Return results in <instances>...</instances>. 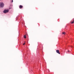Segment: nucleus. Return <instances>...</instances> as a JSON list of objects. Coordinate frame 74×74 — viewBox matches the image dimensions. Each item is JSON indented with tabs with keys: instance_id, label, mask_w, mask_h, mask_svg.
<instances>
[{
	"instance_id": "f257e3e1",
	"label": "nucleus",
	"mask_w": 74,
	"mask_h": 74,
	"mask_svg": "<svg viewBox=\"0 0 74 74\" xmlns=\"http://www.w3.org/2000/svg\"><path fill=\"white\" fill-rule=\"evenodd\" d=\"M4 5V3L2 2L0 3V7H3Z\"/></svg>"
},
{
	"instance_id": "f03ea898",
	"label": "nucleus",
	"mask_w": 74,
	"mask_h": 74,
	"mask_svg": "<svg viewBox=\"0 0 74 74\" xmlns=\"http://www.w3.org/2000/svg\"><path fill=\"white\" fill-rule=\"evenodd\" d=\"M9 12V10H5L3 11V12L5 14L6 13H7V12Z\"/></svg>"
},
{
	"instance_id": "7ed1b4c3",
	"label": "nucleus",
	"mask_w": 74,
	"mask_h": 74,
	"mask_svg": "<svg viewBox=\"0 0 74 74\" xmlns=\"http://www.w3.org/2000/svg\"><path fill=\"white\" fill-rule=\"evenodd\" d=\"M56 52L57 53H58V54H60V52H59V50H56Z\"/></svg>"
},
{
	"instance_id": "20e7f679",
	"label": "nucleus",
	"mask_w": 74,
	"mask_h": 74,
	"mask_svg": "<svg viewBox=\"0 0 74 74\" xmlns=\"http://www.w3.org/2000/svg\"><path fill=\"white\" fill-rule=\"evenodd\" d=\"M19 8H20V9H21V8H23V6L22 5H20L19 6Z\"/></svg>"
},
{
	"instance_id": "39448f33",
	"label": "nucleus",
	"mask_w": 74,
	"mask_h": 74,
	"mask_svg": "<svg viewBox=\"0 0 74 74\" xmlns=\"http://www.w3.org/2000/svg\"><path fill=\"white\" fill-rule=\"evenodd\" d=\"M24 38H26V35H24Z\"/></svg>"
},
{
	"instance_id": "423d86ee",
	"label": "nucleus",
	"mask_w": 74,
	"mask_h": 74,
	"mask_svg": "<svg viewBox=\"0 0 74 74\" xmlns=\"http://www.w3.org/2000/svg\"><path fill=\"white\" fill-rule=\"evenodd\" d=\"M62 34H66V32H63Z\"/></svg>"
},
{
	"instance_id": "0eeeda50",
	"label": "nucleus",
	"mask_w": 74,
	"mask_h": 74,
	"mask_svg": "<svg viewBox=\"0 0 74 74\" xmlns=\"http://www.w3.org/2000/svg\"><path fill=\"white\" fill-rule=\"evenodd\" d=\"M74 21H72V22H71V23H72V24H73V23H74Z\"/></svg>"
},
{
	"instance_id": "6e6552de",
	"label": "nucleus",
	"mask_w": 74,
	"mask_h": 74,
	"mask_svg": "<svg viewBox=\"0 0 74 74\" xmlns=\"http://www.w3.org/2000/svg\"><path fill=\"white\" fill-rule=\"evenodd\" d=\"M25 45V43H24L23 44V45Z\"/></svg>"
},
{
	"instance_id": "1a4fd4ad",
	"label": "nucleus",
	"mask_w": 74,
	"mask_h": 74,
	"mask_svg": "<svg viewBox=\"0 0 74 74\" xmlns=\"http://www.w3.org/2000/svg\"><path fill=\"white\" fill-rule=\"evenodd\" d=\"M12 0V3H13V0Z\"/></svg>"
},
{
	"instance_id": "9d476101",
	"label": "nucleus",
	"mask_w": 74,
	"mask_h": 74,
	"mask_svg": "<svg viewBox=\"0 0 74 74\" xmlns=\"http://www.w3.org/2000/svg\"><path fill=\"white\" fill-rule=\"evenodd\" d=\"M73 22H74V19L73 20Z\"/></svg>"
},
{
	"instance_id": "9b49d317",
	"label": "nucleus",
	"mask_w": 74,
	"mask_h": 74,
	"mask_svg": "<svg viewBox=\"0 0 74 74\" xmlns=\"http://www.w3.org/2000/svg\"><path fill=\"white\" fill-rule=\"evenodd\" d=\"M68 52H69V51H68Z\"/></svg>"
}]
</instances>
